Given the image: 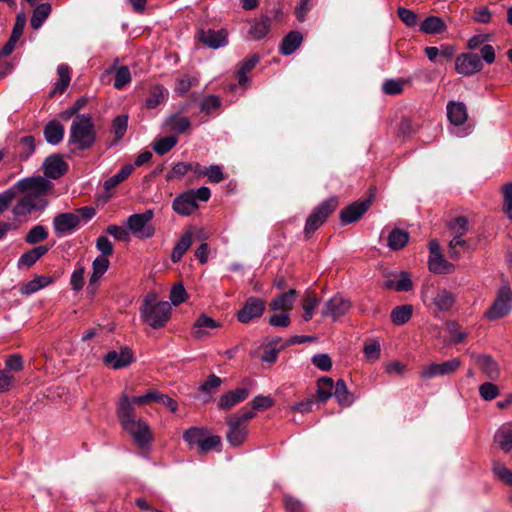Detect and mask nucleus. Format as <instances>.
<instances>
[{"label": "nucleus", "instance_id": "f257e3e1", "mask_svg": "<svg viewBox=\"0 0 512 512\" xmlns=\"http://www.w3.org/2000/svg\"><path fill=\"white\" fill-rule=\"evenodd\" d=\"M117 416L122 428L131 436L139 447H145L153 440V433L149 424L134 413L130 398L124 394L117 407Z\"/></svg>", "mask_w": 512, "mask_h": 512}, {"label": "nucleus", "instance_id": "f03ea898", "mask_svg": "<svg viewBox=\"0 0 512 512\" xmlns=\"http://www.w3.org/2000/svg\"><path fill=\"white\" fill-rule=\"evenodd\" d=\"M171 305L167 301H158L155 294L145 297L140 309L142 320L154 329H159L168 322L171 315Z\"/></svg>", "mask_w": 512, "mask_h": 512}, {"label": "nucleus", "instance_id": "7ed1b4c3", "mask_svg": "<svg viewBox=\"0 0 512 512\" xmlns=\"http://www.w3.org/2000/svg\"><path fill=\"white\" fill-rule=\"evenodd\" d=\"M69 142L80 150L90 148L95 142L93 120L88 114L77 115L71 125Z\"/></svg>", "mask_w": 512, "mask_h": 512}, {"label": "nucleus", "instance_id": "20e7f679", "mask_svg": "<svg viewBox=\"0 0 512 512\" xmlns=\"http://www.w3.org/2000/svg\"><path fill=\"white\" fill-rule=\"evenodd\" d=\"M211 192L208 187L202 186L197 190L191 189L178 195L172 203L173 210L182 216H188L198 208L197 201H208Z\"/></svg>", "mask_w": 512, "mask_h": 512}, {"label": "nucleus", "instance_id": "39448f33", "mask_svg": "<svg viewBox=\"0 0 512 512\" xmlns=\"http://www.w3.org/2000/svg\"><path fill=\"white\" fill-rule=\"evenodd\" d=\"M15 189L24 193L25 197H30L34 201L47 202L45 196L52 189V183L43 176L27 177L19 180Z\"/></svg>", "mask_w": 512, "mask_h": 512}, {"label": "nucleus", "instance_id": "423d86ee", "mask_svg": "<svg viewBox=\"0 0 512 512\" xmlns=\"http://www.w3.org/2000/svg\"><path fill=\"white\" fill-rule=\"evenodd\" d=\"M153 217L154 211L147 209L143 213L130 215L127 218L126 225L136 238L149 239L155 234V228L151 225Z\"/></svg>", "mask_w": 512, "mask_h": 512}, {"label": "nucleus", "instance_id": "0eeeda50", "mask_svg": "<svg viewBox=\"0 0 512 512\" xmlns=\"http://www.w3.org/2000/svg\"><path fill=\"white\" fill-rule=\"evenodd\" d=\"M512 311V290L509 285H502L485 318L493 321L507 316Z\"/></svg>", "mask_w": 512, "mask_h": 512}, {"label": "nucleus", "instance_id": "6e6552de", "mask_svg": "<svg viewBox=\"0 0 512 512\" xmlns=\"http://www.w3.org/2000/svg\"><path fill=\"white\" fill-rule=\"evenodd\" d=\"M338 200L331 197L317 206L307 218L304 232L306 236L312 235L327 219V217L336 209Z\"/></svg>", "mask_w": 512, "mask_h": 512}, {"label": "nucleus", "instance_id": "1a4fd4ad", "mask_svg": "<svg viewBox=\"0 0 512 512\" xmlns=\"http://www.w3.org/2000/svg\"><path fill=\"white\" fill-rule=\"evenodd\" d=\"M48 205V202L34 201L30 197L24 195L12 207L13 221L10 224L14 225V229H18L22 223L28 220V216L35 211H43Z\"/></svg>", "mask_w": 512, "mask_h": 512}, {"label": "nucleus", "instance_id": "9d476101", "mask_svg": "<svg viewBox=\"0 0 512 512\" xmlns=\"http://www.w3.org/2000/svg\"><path fill=\"white\" fill-rule=\"evenodd\" d=\"M460 366L461 361L458 358L449 359L443 363H430L421 370L420 378L430 380L437 376L450 375L456 372Z\"/></svg>", "mask_w": 512, "mask_h": 512}, {"label": "nucleus", "instance_id": "9b49d317", "mask_svg": "<svg viewBox=\"0 0 512 512\" xmlns=\"http://www.w3.org/2000/svg\"><path fill=\"white\" fill-rule=\"evenodd\" d=\"M351 308V302L342 295H335L329 299L321 310L323 317H330L333 321H337L344 316Z\"/></svg>", "mask_w": 512, "mask_h": 512}, {"label": "nucleus", "instance_id": "f8f14e48", "mask_svg": "<svg viewBox=\"0 0 512 512\" xmlns=\"http://www.w3.org/2000/svg\"><path fill=\"white\" fill-rule=\"evenodd\" d=\"M423 301L428 305H434L437 311H449L455 304V296L447 289H437L431 296L423 293Z\"/></svg>", "mask_w": 512, "mask_h": 512}, {"label": "nucleus", "instance_id": "ddd939ff", "mask_svg": "<svg viewBox=\"0 0 512 512\" xmlns=\"http://www.w3.org/2000/svg\"><path fill=\"white\" fill-rule=\"evenodd\" d=\"M480 57L474 53H463L456 58L455 69L457 73L469 76L482 70Z\"/></svg>", "mask_w": 512, "mask_h": 512}, {"label": "nucleus", "instance_id": "4468645a", "mask_svg": "<svg viewBox=\"0 0 512 512\" xmlns=\"http://www.w3.org/2000/svg\"><path fill=\"white\" fill-rule=\"evenodd\" d=\"M265 310V302L256 297H250L245 302L243 308L238 311L237 319L241 323H248L256 317H260Z\"/></svg>", "mask_w": 512, "mask_h": 512}, {"label": "nucleus", "instance_id": "2eb2a0df", "mask_svg": "<svg viewBox=\"0 0 512 512\" xmlns=\"http://www.w3.org/2000/svg\"><path fill=\"white\" fill-rule=\"evenodd\" d=\"M133 361V352L128 347H123L120 351H110L104 358V363L113 369L124 368L130 365Z\"/></svg>", "mask_w": 512, "mask_h": 512}, {"label": "nucleus", "instance_id": "dca6fc26", "mask_svg": "<svg viewBox=\"0 0 512 512\" xmlns=\"http://www.w3.org/2000/svg\"><path fill=\"white\" fill-rule=\"evenodd\" d=\"M79 223L80 219L74 213H62L53 220L55 232L61 236L74 232L78 228Z\"/></svg>", "mask_w": 512, "mask_h": 512}, {"label": "nucleus", "instance_id": "f3484780", "mask_svg": "<svg viewBox=\"0 0 512 512\" xmlns=\"http://www.w3.org/2000/svg\"><path fill=\"white\" fill-rule=\"evenodd\" d=\"M221 327V323L215 321L206 314H201L193 324L192 336L201 340L211 335V331Z\"/></svg>", "mask_w": 512, "mask_h": 512}, {"label": "nucleus", "instance_id": "a211bd4d", "mask_svg": "<svg viewBox=\"0 0 512 512\" xmlns=\"http://www.w3.org/2000/svg\"><path fill=\"white\" fill-rule=\"evenodd\" d=\"M110 261L105 256H97L92 262V273L89 278L88 290L94 293L97 288L100 279L108 271Z\"/></svg>", "mask_w": 512, "mask_h": 512}, {"label": "nucleus", "instance_id": "6ab92c4d", "mask_svg": "<svg viewBox=\"0 0 512 512\" xmlns=\"http://www.w3.org/2000/svg\"><path fill=\"white\" fill-rule=\"evenodd\" d=\"M371 205V200L367 199L363 202H355L344 208L340 213V219L343 225L353 223L360 219Z\"/></svg>", "mask_w": 512, "mask_h": 512}, {"label": "nucleus", "instance_id": "aec40b11", "mask_svg": "<svg viewBox=\"0 0 512 512\" xmlns=\"http://www.w3.org/2000/svg\"><path fill=\"white\" fill-rule=\"evenodd\" d=\"M384 287L399 292H408L413 289V282L410 275L401 271L396 274H392L388 279L384 281Z\"/></svg>", "mask_w": 512, "mask_h": 512}, {"label": "nucleus", "instance_id": "412c9836", "mask_svg": "<svg viewBox=\"0 0 512 512\" xmlns=\"http://www.w3.org/2000/svg\"><path fill=\"white\" fill-rule=\"evenodd\" d=\"M44 173L47 177L57 179L67 171V164L60 155H52L43 163Z\"/></svg>", "mask_w": 512, "mask_h": 512}, {"label": "nucleus", "instance_id": "4be33fe9", "mask_svg": "<svg viewBox=\"0 0 512 512\" xmlns=\"http://www.w3.org/2000/svg\"><path fill=\"white\" fill-rule=\"evenodd\" d=\"M475 361L482 373L490 380H497L500 376L498 363L487 354L475 355Z\"/></svg>", "mask_w": 512, "mask_h": 512}, {"label": "nucleus", "instance_id": "5701e85b", "mask_svg": "<svg viewBox=\"0 0 512 512\" xmlns=\"http://www.w3.org/2000/svg\"><path fill=\"white\" fill-rule=\"evenodd\" d=\"M228 431H227V441L232 446L241 445L247 436V425H241L238 420H234L229 418L227 421Z\"/></svg>", "mask_w": 512, "mask_h": 512}, {"label": "nucleus", "instance_id": "b1692460", "mask_svg": "<svg viewBox=\"0 0 512 512\" xmlns=\"http://www.w3.org/2000/svg\"><path fill=\"white\" fill-rule=\"evenodd\" d=\"M227 31L224 29L202 31L200 41L209 48L217 49L227 44Z\"/></svg>", "mask_w": 512, "mask_h": 512}, {"label": "nucleus", "instance_id": "393cba45", "mask_svg": "<svg viewBox=\"0 0 512 512\" xmlns=\"http://www.w3.org/2000/svg\"><path fill=\"white\" fill-rule=\"evenodd\" d=\"M249 395V391L246 388H237L223 394L218 402L220 409L229 410L238 403L244 401Z\"/></svg>", "mask_w": 512, "mask_h": 512}, {"label": "nucleus", "instance_id": "a878e982", "mask_svg": "<svg viewBox=\"0 0 512 512\" xmlns=\"http://www.w3.org/2000/svg\"><path fill=\"white\" fill-rule=\"evenodd\" d=\"M447 117L451 124L460 126L468 117L467 107L462 102L451 101L447 104Z\"/></svg>", "mask_w": 512, "mask_h": 512}, {"label": "nucleus", "instance_id": "bb28decb", "mask_svg": "<svg viewBox=\"0 0 512 512\" xmlns=\"http://www.w3.org/2000/svg\"><path fill=\"white\" fill-rule=\"evenodd\" d=\"M494 442L503 452L512 450V428L509 423L501 425L495 432Z\"/></svg>", "mask_w": 512, "mask_h": 512}, {"label": "nucleus", "instance_id": "cd10ccee", "mask_svg": "<svg viewBox=\"0 0 512 512\" xmlns=\"http://www.w3.org/2000/svg\"><path fill=\"white\" fill-rule=\"evenodd\" d=\"M297 297V292L294 289H291L285 293H282L271 302V309L274 311H282L288 312L292 309L295 299Z\"/></svg>", "mask_w": 512, "mask_h": 512}, {"label": "nucleus", "instance_id": "c85d7f7f", "mask_svg": "<svg viewBox=\"0 0 512 512\" xmlns=\"http://www.w3.org/2000/svg\"><path fill=\"white\" fill-rule=\"evenodd\" d=\"M259 62V57L257 55H251L249 58L245 59L241 62L239 70L237 72L238 77V86L246 89L250 78L248 77V73L256 66Z\"/></svg>", "mask_w": 512, "mask_h": 512}, {"label": "nucleus", "instance_id": "c756f323", "mask_svg": "<svg viewBox=\"0 0 512 512\" xmlns=\"http://www.w3.org/2000/svg\"><path fill=\"white\" fill-rule=\"evenodd\" d=\"M193 232L191 229L187 230L174 246L171 253V260L174 263L179 262L183 255L188 251L192 244Z\"/></svg>", "mask_w": 512, "mask_h": 512}, {"label": "nucleus", "instance_id": "7c9ffc66", "mask_svg": "<svg viewBox=\"0 0 512 512\" xmlns=\"http://www.w3.org/2000/svg\"><path fill=\"white\" fill-rule=\"evenodd\" d=\"M164 126L168 131L176 133H184L191 127V122L188 117L180 114H172L166 118Z\"/></svg>", "mask_w": 512, "mask_h": 512}, {"label": "nucleus", "instance_id": "2f4dec72", "mask_svg": "<svg viewBox=\"0 0 512 512\" xmlns=\"http://www.w3.org/2000/svg\"><path fill=\"white\" fill-rule=\"evenodd\" d=\"M168 95V90L162 85L152 87L149 96L145 101V107L148 109H155L158 105L167 101Z\"/></svg>", "mask_w": 512, "mask_h": 512}, {"label": "nucleus", "instance_id": "473e14b6", "mask_svg": "<svg viewBox=\"0 0 512 512\" xmlns=\"http://www.w3.org/2000/svg\"><path fill=\"white\" fill-rule=\"evenodd\" d=\"M49 248L45 245H40L37 247H34L27 252L23 253L19 260H18V266L19 267H30L33 264H35L43 255H45L48 252Z\"/></svg>", "mask_w": 512, "mask_h": 512}, {"label": "nucleus", "instance_id": "72a5a7b5", "mask_svg": "<svg viewBox=\"0 0 512 512\" xmlns=\"http://www.w3.org/2000/svg\"><path fill=\"white\" fill-rule=\"evenodd\" d=\"M64 126L56 120L50 121L45 129L44 136L49 144L57 145L64 137Z\"/></svg>", "mask_w": 512, "mask_h": 512}, {"label": "nucleus", "instance_id": "f704fd0d", "mask_svg": "<svg viewBox=\"0 0 512 512\" xmlns=\"http://www.w3.org/2000/svg\"><path fill=\"white\" fill-rule=\"evenodd\" d=\"M333 396L342 407H349L354 402L353 394L349 392L345 381L342 379L337 380Z\"/></svg>", "mask_w": 512, "mask_h": 512}, {"label": "nucleus", "instance_id": "c9c22d12", "mask_svg": "<svg viewBox=\"0 0 512 512\" xmlns=\"http://www.w3.org/2000/svg\"><path fill=\"white\" fill-rule=\"evenodd\" d=\"M303 40L302 34L297 31L288 33L280 45V51L283 55H291L301 45Z\"/></svg>", "mask_w": 512, "mask_h": 512}, {"label": "nucleus", "instance_id": "e433bc0d", "mask_svg": "<svg viewBox=\"0 0 512 512\" xmlns=\"http://www.w3.org/2000/svg\"><path fill=\"white\" fill-rule=\"evenodd\" d=\"M51 10L52 8L49 3L39 4L33 11L30 20L31 27L35 30L39 29L50 15Z\"/></svg>", "mask_w": 512, "mask_h": 512}, {"label": "nucleus", "instance_id": "4c0bfd02", "mask_svg": "<svg viewBox=\"0 0 512 512\" xmlns=\"http://www.w3.org/2000/svg\"><path fill=\"white\" fill-rule=\"evenodd\" d=\"M269 28H270V20L267 16H263L260 19H256L251 22L249 34L254 39L259 40V39L264 38L268 34Z\"/></svg>", "mask_w": 512, "mask_h": 512}, {"label": "nucleus", "instance_id": "58836bf2", "mask_svg": "<svg viewBox=\"0 0 512 512\" xmlns=\"http://www.w3.org/2000/svg\"><path fill=\"white\" fill-rule=\"evenodd\" d=\"M420 29L427 34H437L446 30V24L437 16H429L421 23Z\"/></svg>", "mask_w": 512, "mask_h": 512}, {"label": "nucleus", "instance_id": "ea45409f", "mask_svg": "<svg viewBox=\"0 0 512 512\" xmlns=\"http://www.w3.org/2000/svg\"><path fill=\"white\" fill-rule=\"evenodd\" d=\"M57 73L59 78L58 81L55 83L53 94H62L67 89L71 81L70 68L66 64H61L57 68Z\"/></svg>", "mask_w": 512, "mask_h": 512}, {"label": "nucleus", "instance_id": "a19ab883", "mask_svg": "<svg viewBox=\"0 0 512 512\" xmlns=\"http://www.w3.org/2000/svg\"><path fill=\"white\" fill-rule=\"evenodd\" d=\"M409 240V234L402 229H393L388 236V246L392 250L402 249Z\"/></svg>", "mask_w": 512, "mask_h": 512}, {"label": "nucleus", "instance_id": "79ce46f5", "mask_svg": "<svg viewBox=\"0 0 512 512\" xmlns=\"http://www.w3.org/2000/svg\"><path fill=\"white\" fill-rule=\"evenodd\" d=\"M412 313L413 307L411 305L397 306L391 312V321L395 325H403L410 320Z\"/></svg>", "mask_w": 512, "mask_h": 512}, {"label": "nucleus", "instance_id": "37998d69", "mask_svg": "<svg viewBox=\"0 0 512 512\" xmlns=\"http://www.w3.org/2000/svg\"><path fill=\"white\" fill-rule=\"evenodd\" d=\"M335 384L330 377H322L317 383V396L320 401L326 402L334 393Z\"/></svg>", "mask_w": 512, "mask_h": 512}, {"label": "nucleus", "instance_id": "c03bdc74", "mask_svg": "<svg viewBox=\"0 0 512 512\" xmlns=\"http://www.w3.org/2000/svg\"><path fill=\"white\" fill-rule=\"evenodd\" d=\"M177 143L178 138L176 136H165L154 141L153 150L158 155L162 156L168 153L173 147H175Z\"/></svg>", "mask_w": 512, "mask_h": 512}, {"label": "nucleus", "instance_id": "a18cd8bd", "mask_svg": "<svg viewBox=\"0 0 512 512\" xmlns=\"http://www.w3.org/2000/svg\"><path fill=\"white\" fill-rule=\"evenodd\" d=\"M133 169L134 167L131 164L123 166L118 173H116L115 175H113L104 182V188L106 190H110L116 187L132 173Z\"/></svg>", "mask_w": 512, "mask_h": 512}, {"label": "nucleus", "instance_id": "49530a36", "mask_svg": "<svg viewBox=\"0 0 512 512\" xmlns=\"http://www.w3.org/2000/svg\"><path fill=\"white\" fill-rule=\"evenodd\" d=\"M319 304V299L313 293L307 292L303 300V320L308 322L313 318L314 310Z\"/></svg>", "mask_w": 512, "mask_h": 512}, {"label": "nucleus", "instance_id": "de8ad7c7", "mask_svg": "<svg viewBox=\"0 0 512 512\" xmlns=\"http://www.w3.org/2000/svg\"><path fill=\"white\" fill-rule=\"evenodd\" d=\"M50 283V279L45 276H39L34 278L33 280L27 282L21 287V293L30 295L38 290L46 287Z\"/></svg>", "mask_w": 512, "mask_h": 512}, {"label": "nucleus", "instance_id": "09e8293b", "mask_svg": "<svg viewBox=\"0 0 512 512\" xmlns=\"http://www.w3.org/2000/svg\"><path fill=\"white\" fill-rule=\"evenodd\" d=\"M206 436V430L201 427H191L183 433V439L190 445L200 446L201 441Z\"/></svg>", "mask_w": 512, "mask_h": 512}, {"label": "nucleus", "instance_id": "8fccbe9b", "mask_svg": "<svg viewBox=\"0 0 512 512\" xmlns=\"http://www.w3.org/2000/svg\"><path fill=\"white\" fill-rule=\"evenodd\" d=\"M453 266L442 255L430 256L429 269L434 273H449Z\"/></svg>", "mask_w": 512, "mask_h": 512}, {"label": "nucleus", "instance_id": "3c124183", "mask_svg": "<svg viewBox=\"0 0 512 512\" xmlns=\"http://www.w3.org/2000/svg\"><path fill=\"white\" fill-rule=\"evenodd\" d=\"M503 198V213L512 220V182H508L501 187Z\"/></svg>", "mask_w": 512, "mask_h": 512}, {"label": "nucleus", "instance_id": "603ef678", "mask_svg": "<svg viewBox=\"0 0 512 512\" xmlns=\"http://www.w3.org/2000/svg\"><path fill=\"white\" fill-rule=\"evenodd\" d=\"M19 156L22 160L28 159L35 151V139L32 136L21 138L18 144Z\"/></svg>", "mask_w": 512, "mask_h": 512}, {"label": "nucleus", "instance_id": "864d4df0", "mask_svg": "<svg viewBox=\"0 0 512 512\" xmlns=\"http://www.w3.org/2000/svg\"><path fill=\"white\" fill-rule=\"evenodd\" d=\"M47 237V229L42 225H36L29 230L25 237V241L30 245H34L41 241H44L45 239H47Z\"/></svg>", "mask_w": 512, "mask_h": 512}, {"label": "nucleus", "instance_id": "5fc2aeb1", "mask_svg": "<svg viewBox=\"0 0 512 512\" xmlns=\"http://www.w3.org/2000/svg\"><path fill=\"white\" fill-rule=\"evenodd\" d=\"M162 395L163 394L158 390L152 389L147 391L144 395L132 397L130 401L132 402V406L134 407L135 405H143L150 402H159L161 400L160 398L162 397Z\"/></svg>", "mask_w": 512, "mask_h": 512}, {"label": "nucleus", "instance_id": "6e6d98bb", "mask_svg": "<svg viewBox=\"0 0 512 512\" xmlns=\"http://www.w3.org/2000/svg\"><path fill=\"white\" fill-rule=\"evenodd\" d=\"M492 471L499 480L512 487V471L503 463L493 462Z\"/></svg>", "mask_w": 512, "mask_h": 512}, {"label": "nucleus", "instance_id": "4d7b16f0", "mask_svg": "<svg viewBox=\"0 0 512 512\" xmlns=\"http://www.w3.org/2000/svg\"><path fill=\"white\" fill-rule=\"evenodd\" d=\"M499 394V388L492 382H484L479 386V395L484 401L494 400Z\"/></svg>", "mask_w": 512, "mask_h": 512}, {"label": "nucleus", "instance_id": "13d9d810", "mask_svg": "<svg viewBox=\"0 0 512 512\" xmlns=\"http://www.w3.org/2000/svg\"><path fill=\"white\" fill-rule=\"evenodd\" d=\"M85 267L77 264L75 270L71 274L70 284L76 292L80 291L84 286Z\"/></svg>", "mask_w": 512, "mask_h": 512}, {"label": "nucleus", "instance_id": "bf43d9fd", "mask_svg": "<svg viewBox=\"0 0 512 512\" xmlns=\"http://www.w3.org/2000/svg\"><path fill=\"white\" fill-rule=\"evenodd\" d=\"M131 81V73L127 66H121L115 71L114 87L118 90L122 89Z\"/></svg>", "mask_w": 512, "mask_h": 512}, {"label": "nucleus", "instance_id": "052dcab7", "mask_svg": "<svg viewBox=\"0 0 512 512\" xmlns=\"http://www.w3.org/2000/svg\"><path fill=\"white\" fill-rule=\"evenodd\" d=\"M128 127V115L117 116L112 123V131L116 138L120 140L126 133Z\"/></svg>", "mask_w": 512, "mask_h": 512}, {"label": "nucleus", "instance_id": "680f3d73", "mask_svg": "<svg viewBox=\"0 0 512 512\" xmlns=\"http://www.w3.org/2000/svg\"><path fill=\"white\" fill-rule=\"evenodd\" d=\"M189 163L188 162H179L176 163L172 169L166 174V180L171 181L174 179H181L186 174L189 173Z\"/></svg>", "mask_w": 512, "mask_h": 512}, {"label": "nucleus", "instance_id": "e2e57ef3", "mask_svg": "<svg viewBox=\"0 0 512 512\" xmlns=\"http://www.w3.org/2000/svg\"><path fill=\"white\" fill-rule=\"evenodd\" d=\"M466 247V241L461 235H453L449 242V256L453 259H458L460 251Z\"/></svg>", "mask_w": 512, "mask_h": 512}, {"label": "nucleus", "instance_id": "0e129e2a", "mask_svg": "<svg viewBox=\"0 0 512 512\" xmlns=\"http://www.w3.org/2000/svg\"><path fill=\"white\" fill-rule=\"evenodd\" d=\"M187 299V292L182 283L173 285L170 291V300L174 306H178Z\"/></svg>", "mask_w": 512, "mask_h": 512}, {"label": "nucleus", "instance_id": "69168bd1", "mask_svg": "<svg viewBox=\"0 0 512 512\" xmlns=\"http://www.w3.org/2000/svg\"><path fill=\"white\" fill-rule=\"evenodd\" d=\"M196 83H197V78H195V77H190V76L181 77L176 82L175 91L179 95H184Z\"/></svg>", "mask_w": 512, "mask_h": 512}, {"label": "nucleus", "instance_id": "338daca9", "mask_svg": "<svg viewBox=\"0 0 512 512\" xmlns=\"http://www.w3.org/2000/svg\"><path fill=\"white\" fill-rule=\"evenodd\" d=\"M220 444H221L220 436H217V435H213V436H209V437L204 436V438L201 441L200 446L198 448L201 453H207V452L217 448L218 446H220Z\"/></svg>", "mask_w": 512, "mask_h": 512}, {"label": "nucleus", "instance_id": "774afa93", "mask_svg": "<svg viewBox=\"0 0 512 512\" xmlns=\"http://www.w3.org/2000/svg\"><path fill=\"white\" fill-rule=\"evenodd\" d=\"M447 330L452 337L453 343H461L467 337V334L461 330L460 326L456 322H448Z\"/></svg>", "mask_w": 512, "mask_h": 512}]
</instances>
